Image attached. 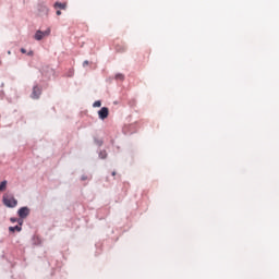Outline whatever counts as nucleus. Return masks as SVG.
Returning <instances> with one entry per match:
<instances>
[{"label": "nucleus", "mask_w": 279, "mask_h": 279, "mask_svg": "<svg viewBox=\"0 0 279 279\" xmlns=\"http://www.w3.org/2000/svg\"><path fill=\"white\" fill-rule=\"evenodd\" d=\"M49 34H51V28H48L47 31L43 32V37L45 38V36H49Z\"/></svg>", "instance_id": "obj_12"}, {"label": "nucleus", "mask_w": 279, "mask_h": 279, "mask_svg": "<svg viewBox=\"0 0 279 279\" xmlns=\"http://www.w3.org/2000/svg\"><path fill=\"white\" fill-rule=\"evenodd\" d=\"M116 49L119 53H123V51H125V46H117Z\"/></svg>", "instance_id": "obj_10"}, {"label": "nucleus", "mask_w": 279, "mask_h": 279, "mask_svg": "<svg viewBox=\"0 0 279 279\" xmlns=\"http://www.w3.org/2000/svg\"><path fill=\"white\" fill-rule=\"evenodd\" d=\"M21 53H27V50H25V48H21Z\"/></svg>", "instance_id": "obj_16"}, {"label": "nucleus", "mask_w": 279, "mask_h": 279, "mask_svg": "<svg viewBox=\"0 0 279 279\" xmlns=\"http://www.w3.org/2000/svg\"><path fill=\"white\" fill-rule=\"evenodd\" d=\"M27 56H34V51H29Z\"/></svg>", "instance_id": "obj_20"}, {"label": "nucleus", "mask_w": 279, "mask_h": 279, "mask_svg": "<svg viewBox=\"0 0 279 279\" xmlns=\"http://www.w3.org/2000/svg\"><path fill=\"white\" fill-rule=\"evenodd\" d=\"M116 80H123V74H118V75L116 76Z\"/></svg>", "instance_id": "obj_15"}, {"label": "nucleus", "mask_w": 279, "mask_h": 279, "mask_svg": "<svg viewBox=\"0 0 279 279\" xmlns=\"http://www.w3.org/2000/svg\"><path fill=\"white\" fill-rule=\"evenodd\" d=\"M4 206H8L9 208H14L19 202L14 196H3Z\"/></svg>", "instance_id": "obj_1"}, {"label": "nucleus", "mask_w": 279, "mask_h": 279, "mask_svg": "<svg viewBox=\"0 0 279 279\" xmlns=\"http://www.w3.org/2000/svg\"><path fill=\"white\" fill-rule=\"evenodd\" d=\"M112 175H117V172L113 171V172H112Z\"/></svg>", "instance_id": "obj_21"}, {"label": "nucleus", "mask_w": 279, "mask_h": 279, "mask_svg": "<svg viewBox=\"0 0 279 279\" xmlns=\"http://www.w3.org/2000/svg\"><path fill=\"white\" fill-rule=\"evenodd\" d=\"M27 215H29V208L22 207L19 209V217H21V219H25V217H27Z\"/></svg>", "instance_id": "obj_4"}, {"label": "nucleus", "mask_w": 279, "mask_h": 279, "mask_svg": "<svg viewBox=\"0 0 279 279\" xmlns=\"http://www.w3.org/2000/svg\"><path fill=\"white\" fill-rule=\"evenodd\" d=\"M53 8L54 10H66V2H56Z\"/></svg>", "instance_id": "obj_5"}, {"label": "nucleus", "mask_w": 279, "mask_h": 279, "mask_svg": "<svg viewBox=\"0 0 279 279\" xmlns=\"http://www.w3.org/2000/svg\"><path fill=\"white\" fill-rule=\"evenodd\" d=\"M49 34H51V28H48L47 31L43 32V37L45 38V36H49Z\"/></svg>", "instance_id": "obj_13"}, {"label": "nucleus", "mask_w": 279, "mask_h": 279, "mask_svg": "<svg viewBox=\"0 0 279 279\" xmlns=\"http://www.w3.org/2000/svg\"><path fill=\"white\" fill-rule=\"evenodd\" d=\"M10 221H11V223H16V221H17L19 226H23L22 219L11 218Z\"/></svg>", "instance_id": "obj_9"}, {"label": "nucleus", "mask_w": 279, "mask_h": 279, "mask_svg": "<svg viewBox=\"0 0 279 279\" xmlns=\"http://www.w3.org/2000/svg\"><path fill=\"white\" fill-rule=\"evenodd\" d=\"M83 66H88V61H84Z\"/></svg>", "instance_id": "obj_18"}, {"label": "nucleus", "mask_w": 279, "mask_h": 279, "mask_svg": "<svg viewBox=\"0 0 279 279\" xmlns=\"http://www.w3.org/2000/svg\"><path fill=\"white\" fill-rule=\"evenodd\" d=\"M93 107L94 108H101V101L100 100L95 101Z\"/></svg>", "instance_id": "obj_11"}, {"label": "nucleus", "mask_w": 279, "mask_h": 279, "mask_svg": "<svg viewBox=\"0 0 279 279\" xmlns=\"http://www.w3.org/2000/svg\"><path fill=\"white\" fill-rule=\"evenodd\" d=\"M43 31H37L35 34V40H43Z\"/></svg>", "instance_id": "obj_7"}, {"label": "nucleus", "mask_w": 279, "mask_h": 279, "mask_svg": "<svg viewBox=\"0 0 279 279\" xmlns=\"http://www.w3.org/2000/svg\"><path fill=\"white\" fill-rule=\"evenodd\" d=\"M21 230H22L21 225L9 228V232H21Z\"/></svg>", "instance_id": "obj_6"}, {"label": "nucleus", "mask_w": 279, "mask_h": 279, "mask_svg": "<svg viewBox=\"0 0 279 279\" xmlns=\"http://www.w3.org/2000/svg\"><path fill=\"white\" fill-rule=\"evenodd\" d=\"M82 180H83V181H84V180H88V177L83 175V177H82Z\"/></svg>", "instance_id": "obj_19"}, {"label": "nucleus", "mask_w": 279, "mask_h": 279, "mask_svg": "<svg viewBox=\"0 0 279 279\" xmlns=\"http://www.w3.org/2000/svg\"><path fill=\"white\" fill-rule=\"evenodd\" d=\"M108 156V154H106V151H100L99 157L105 159Z\"/></svg>", "instance_id": "obj_14"}, {"label": "nucleus", "mask_w": 279, "mask_h": 279, "mask_svg": "<svg viewBox=\"0 0 279 279\" xmlns=\"http://www.w3.org/2000/svg\"><path fill=\"white\" fill-rule=\"evenodd\" d=\"M110 114V110L107 107H102L99 111H98V117L99 119H101V121L108 119V116Z\"/></svg>", "instance_id": "obj_3"}, {"label": "nucleus", "mask_w": 279, "mask_h": 279, "mask_svg": "<svg viewBox=\"0 0 279 279\" xmlns=\"http://www.w3.org/2000/svg\"><path fill=\"white\" fill-rule=\"evenodd\" d=\"M10 53H12L11 51H8V54L10 56Z\"/></svg>", "instance_id": "obj_22"}, {"label": "nucleus", "mask_w": 279, "mask_h": 279, "mask_svg": "<svg viewBox=\"0 0 279 279\" xmlns=\"http://www.w3.org/2000/svg\"><path fill=\"white\" fill-rule=\"evenodd\" d=\"M62 14V11L58 10L57 11V16H60Z\"/></svg>", "instance_id": "obj_17"}, {"label": "nucleus", "mask_w": 279, "mask_h": 279, "mask_svg": "<svg viewBox=\"0 0 279 279\" xmlns=\"http://www.w3.org/2000/svg\"><path fill=\"white\" fill-rule=\"evenodd\" d=\"M40 95H43V89L38 85H35L31 94L32 99H40Z\"/></svg>", "instance_id": "obj_2"}, {"label": "nucleus", "mask_w": 279, "mask_h": 279, "mask_svg": "<svg viewBox=\"0 0 279 279\" xmlns=\"http://www.w3.org/2000/svg\"><path fill=\"white\" fill-rule=\"evenodd\" d=\"M5 189H8V181H2L0 183V193L1 191H5Z\"/></svg>", "instance_id": "obj_8"}]
</instances>
